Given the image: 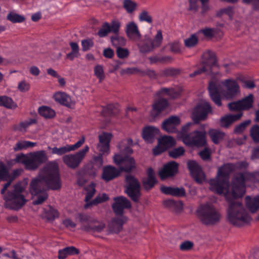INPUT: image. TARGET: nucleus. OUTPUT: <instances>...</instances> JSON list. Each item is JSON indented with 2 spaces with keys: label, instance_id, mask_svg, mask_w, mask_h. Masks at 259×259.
<instances>
[{
  "label": "nucleus",
  "instance_id": "21",
  "mask_svg": "<svg viewBox=\"0 0 259 259\" xmlns=\"http://www.w3.org/2000/svg\"><path fill=\"white\" fill-rule=\"evenodd\" d=\"M114 203L112 204V208L116 214H121L124 208L131 207L130 202L124 197H118L114 198Z\"/></svg>",
  "mask_w": 259,
  "mask_h": 259
},
{
  "label": "nucleus",
  "instance_id": "27",
  "mask_svg": "<svg viewBox=\"0 0 259 259\" xmlns=\"http://www.w3.org/2000/svg\"><path fill=\"white\" fill-rule=\"evenodd\" d=\"M168 105L167 102L165 99H160L153 105V108L150 113V115L153 119L155 118Z\"/></svg>",
  "mask_w": 259,
  "mask_h": 259
},
{
  "label": "nucleus",
  "instance_id": "29",
  "mask_svg": "<svg viewBox=\"0 0 259 259\" xmlns=\"http://www.w3.org/2000/svg\"><path fill=\"white\" fill-rule=\"evenodd\" d=\"M93 222V224L83 225L82 229L88 232L99 233L105 228V225L103 223L99 222L95 219Z\"/></svg>",
  "mask_w": 259,
  "mask_h": 259
},
{
  "label": "nucleus",
  "instance_id": "47",
  "mask_svg": "<svg viewBox=\"0 0 259 259\" xmlns=\"http://www.w3.org/2000/svg\"><path fill=\"white\" fill-rule=\"evenodd\" d=\"M123 7L127 13H131L136 10L137 7V4L131 0H124L123 2Z\"/></svg>",
  "mask_w": 259,
  "mask_h": 259
},
{
  "label": "nucleus",
  "instance_id": "36",
  "mask_svg": "<svg viewBox=\"0 0 259 259\" xmlns=\"http://www.w3.org/2000/svg\"><path fill=\"white\" fill-rule=\"evenodd\" d=\"M109 199L108 196L105 194H102L98 195L93 201L87 202L84 205V208L87 209L93 205H96L99 203H103L107 201Z\"/></svg>",
  "mask_w": 259,
  "mask_h": 259
},
{
  "label": "nucleus",
  "instance_id": "30",
  "mask_svg": "<svg viewBox=\"0 0 259 259\" xmlns=\"http://www.w3.org/2000/svg\"><path fill=\"white\" fill-rule=\"evenodd\" d=\"M242 115V113L226 115L221 118L220 125L223 127H228L233 122L239 120Z\"/></svg>",
  "mask_w": 259,
  "mask_h": 259
},
{
  "label": "nucleus",
  "instance_id": "45",
  "mask_svg": "<svg viewBox=\"0 0 259 259\" xmlns=\"http://www.w3.org/2000/svg\"><path fill=\"white\" fill-rule=\"evenodd\" d=\"M111 40L112 45L117 47H120V46H123L126 44L125 39L122 36H120L118 35L115 36L114 37H111Z\"/></svg>",
  "mask_w": 259,
  "mask_h": 259
},
{
  "label": "nucleus",
  "instance_id": "24",
  "mask_svg": "<svg viewBox=\"0 0 259 259\" xmlns=\"http://www.w3.org/2000/svg\"><path fill=\"white\" fill-rule=\"evenodd\" d=\"M127 221V218L124 215L113 219L109 224L108 228L111 233H118L122 229V225Z\"/></svg>",
  "mask_w": 259,
  "mask_h": 259
},
{
  "label": "nucleus",
  "instance_id": "34",
  "mask_svg": "<svg viewBox=\"0 0 259 259\" xmlns=\"http://www.w3.org/2000/svg\"><path fill=\"white\" fill-rule=\"evenodd\" d=\"M211 140L215 144H218L221 141L225 136V133L220 131L211 129L208 132Z\"/></svg>",
  "mask_w": 259,
  "mask_h": 259
},
{
  "label": "nucleus",
  "instance_id": "7",
  "mask_svg": "<svg viewBox=\"0 0 259 259\" xmlns=\"http://www.w3.org/2000/svg\"><path fill=\"white\" fill-rule=\"evenodd\" d=\"M250 181L253 183H259V172L253 174H238L234 180L232 187V197L238 198L242 197L245 192V183Z\"/></svg>",
  "mask_w": 259,
  "mask_h": 259
},
{
  "label": "nucleus",
  "instance_id": "60",
  "mask_svg": "<svg viewBox=\"0 0 259 259\" xmlns=\"http://www.w3.org/2000/svg\"><path fill=\"white\" fill-rule=\"evenodd\" d=\"M139 20L141 21H146L149 23H152V19L147 11H142L139 15Z\"/></svg>",
  "mask_w": 259,
  "mask_h": 259
},
{
  "label": "nucleus",
  "instance_id": "35",
  "mask_svg": "<svg viewBox=\"0 0 259 259\" xmlns=\"http://www.w3.org/2000/svg\"><path fill=\"white\" fill-rule=\"evenodd\" d=\"M38 112L41 116L45 118H52L56 115V113L53 109L46 106L40 107L38 108Z\"/></svg>",
  "mask_w": 259,
  "mask_h": 259
},
{
  "label": "nucleus",
  "instance_id": "49",
  "mask_svg": "<svg viewBox=\"0 0 259 259\" xmlns=\"http://www.w3.org/2000/svg\"><path fill=\"white\" fill-rule=\"evenodd\" d=\"M110 32H111L110 24L108 22H104L101 29L99 30L98 34L100 37H103L107 36Z\"/></svg>",
  "mask_w": 259,
  "mask_h": 259
},
{
  "label": "nucleus",
  "instance_id": "48",
  "mask_svg": "<svg viewBox=\"0 0 259 259\" xmlns=\"http://www.w3.org/2000/svg\"><path fill=\"white\" fill-rule=\"evenodd\" d=\"M85 189L87 191L85 201L87 203L93 197L96 192L95 184L94 183H91Z\"/></svg>",
  "mask_w": 259,
  "mask_h": 259
},
{
  "label": "nucleus",
  "instance_id": "4",
  "mask_svg": "<svg viewBox=\"0 0 259 259\" xmlns=\"http://www.w3.org/2000/svg\"><path fill=\"white\" fill-rule=\"evenodd\" d=\"M209 95L215 104L222 105L220 94L226 99H231L239 92L238 83L232 79H228L221 82L213 80L209 83L208 87Z\"/></svg>",
  "mask_w": 259,
  "mask_h": 259
},
{
  "label": "nucleus",
  "instance_id": "41",
  "mask_svg": "<svg viewBox=\"0 0 259 259\" xmlns=\"http://www.w3.org/2000/svg\"><path fill=\"white\" fill-rule=\"evenodd\" d=\"M234 12L232 7H228L218 10L216 13V16L221 17L224 15H227L230 19L233 18Z\"/></svg>",
  "mask_w": 259,
  "mask_h": 259
},
{
  "label": "nucleus",
  "instance_id": "28",
  "mask_svg": "<svg viewBox=\"0 0 259 259\" xmlns=\"http://www.w3.org/2000/svg\"><path fill=\"white\" fill-rule=\"evenodd\" d=\"M159 132V129L154 126H147L143 129L142 136L147 142L151 143L154 137L158 135Z\"/></svg>",
  "mask_w": 259,
  "mask_h": 259
},
{
  "label": "nucleus",
  "instance_id": "6",
  "mask_svg": "<svg viewBox=\"0 0 259 259\" xmlns=\"http://www.w3.org/2000/svg\"><path fill=\"white\" fill-rule=\"evenodd\" d=\"M47 160L48 156L43 150L31 152L27 155L19 154L16 158V162L23 163L25 167L29 170L36 169Z\"/></svg>",
  "mask_w": 259,
  "mask_h": 259
},
{
  "label": "nucleus",
  "instance_id": "25",
  "mask_svg": "<svg viewBox=\"0 0 259 259\" xmlns=\"http://www.w3.org/2000/svg\"><path fill=\"white\" fill-rule=\"evenodd\" d=\"M160 189L163 194L175 197H181L186 195L185 190L182 187H177L161 186Z\"/></svg>",
  "mask_w": 259,
  "mask_h": 259
},
{
  "label": "nucleus",
  "instance_id": "10",
  "mask_svg": "<svg viewBox=\"0 0 259 259\" xmlns=\"http://www.w3.org/2000/svg\"><path fill=\"white\" fill-rule=\"evenodd\" d=\"M202 67L196 70L197 75L203 72L209 74L212 72V69L217 67V60L214 54L209 51L204 52L203 54Z\"/></svg>",
  "mask_w": 259,
  "mask_h": 259
},
{
  "label": "nucleus",
  "instance_id": "57",
  "mask_svg": "<svg viewBox=\"0 0 259 259\" xmlns=\"http://www.w3.org/2000/svg\"><path fill=\"white\" fill-rule=\"evenodd\" d=\"M30 85L25 80H21L18 83V89L21 92H26L29 90Z\"/></svg>",
  "mask_w": 259,
  "mask_h": 259
},
{
  "label": "nucleus",
  "instance_id": "51",
  "mask_svg": "<svg viewBox=\"0 0 259 259\" xmlns=\"http://www.w3.org/2000/svg\"><path fill=\"white\" fill-rule=\"evenodd\" d=\"M185 152V150L182 147H179L171 150L169 152L170 157L174 158H177L182 155Z\"/></svg>",
  "mask_w": 259,
  "mask_h": 259
},
{
  "label": "nucleus",
  "instance_id": "20",
  "mask_svg": "<svg viewBox=\"0 0 259 259\" xmlns=\"http://www.w3.org/2000/svg\"><path fill=\"white\" fill-rule=\"evenodd\" d=\"M112 135L110 133H103L99 136V143L97 148L102 154L109 153L110 151L109 143Z\"/></svg>",
  "mask_w": 259,
  "mask_h": 259
},
{
  "label": "nucleus",
  "instance_id": "33",
  "mask_svg": "<svg viewBox=\"0 0 259 259\" xmlns=\"http://www.w3.org/2000/svg\"><path fill=\"white\" fill-rule=\"evenodd\" d=\"M133 144V141L131 139L126 141H122L118 146L120 153L122 154H131L133 153V150L131 148Z\"/></svg>",
  "mask_w": 259,
  "mask_h": 259
},
{
  "label": "nucleus",
  "instance_id": "37",
  "mask_svg": "<svg viewBox=\"0 0 259 259\" xmlns=\"http://www.w3.org/2000/svg\"><path fill=\"white\" fill-rule=\"evenodd\" d=\"M42 216L48 220L52 221L59 217V213L56 209L49 207L44 210Z\"/></svg>",
  "mask_w": 259,
  "mask_h": 259
},
{
  "label": "nucleus",
  "instance_id": "59",
  "mask_svg": "<svg viewBox=\"0 0 259 259\" xmlns=\"http://www.w3.org/2000/svg\"><path fill=\"white\" fill-rule=\"evenodd\" d=\"M121 24L119 21L114 20L112 21L110 25V29L111 32H113L115 34L118 33L119 28L120 27Z\"/></svg>",
  "mask_w": 259,
  "mask_h": 259
},
{
  "label": "nucleus",
  "instance_id": "26",
  "mask_svg": "<svg viewBox=\"0 0 259 259\" xmlns=\"http://www.w3.org/2000/svg\"><path fill=\"white\" fill-rule=\"evenodd\" d=\"M120 171L112 166H107L103 168L102 178L105 181H109L119 176Z\"/></svg>",
  "mask_w": 259,
  "mask_h": 259
},
{
  "label": "nucleus",
  "instance_id": "17",
  "mask_svg": "<svg viewBox=\"0 0 259 259\" xmlns=\"http://www.w3.org/2000/svg\"><path fill=\"white\" fill-rule=\"evenodd\" d=\"M187 166L191 175L198 183L200 184L205 180V175L200 166L196 161H188Z\"/></svg>",
  "mask_w": 259,
  "mask_h": 259
},
{
  "label": "nucleus",
  "instance_id": "44",
  "mask_svg": "<svg viewBox=\"0 0 259 259\" xmlns=\"http://www.w3.org/2000/svg\"><path fill=\"white\" fill-rule=\"evenodd\" d=\"M7 18L13 23L22 22L25 20L24 17L13 12L9 13L7 16Z\"/></svg>",
  "mask_w": 259,
  "mask_h": 259
},
{
  "label": "nucleus",
  "instance_id": "56",
  "mask_svg": "<svg viewBox=\"0 0 259 259\" xmlns=\"http://www.w3.org/2000/svg\"><path fill=\"white\" fill-rule=\"evenodd\" d=\"M82 50L83 51H87L94 46V42L91 39H83L81 41Z\"/></svg>",
  "mask_w": 259,
  "mask_h": 259
},
{
  "label": "nucleus",
  "instance_id": "32",
  "mask_svg": "<svg viewBox=\"0 0 259 259\" xmlns=\"http://www.w3.org/2000/svg\"><path fill=\"white\" fill-rule=\"evenodd\" d=\"M245 199L246 206L252 212H255L259 208V196L252 198L247 196Z\"/></svg>",
  "mask_w": 259,
  "mask_h": 259
},
{
  "label": "nucleus",
  "instance_id": "9",
  "mask_svg": "<svg viewBox=\"0 0 259 259\" xmlns=\"http://www.w3.org/2000/svg\"><path fill=\"white\" fill-rule=\"evenodd\" d=\"M89 150V147L86 146L76 153L65 155L62 157V160L67 166L75 169L79 165Z\"/></svg>",
  "mask_w": 259,
  "mask_h": 259
},
{
  "label": "nucleus",
  "instance_id": "43",
  "mask_svg": "<svg viewBox=\"0 0 259 259\" xmlns=\"http://www.w3.org/2000/svg\"><path fill=\"white\" fill-rule=\"evenodd\" d=\"M242 110L247 109L250 108L253 102V96L249 95L246 98L239 101Z\"/></svg>",
  "mask_w": 259,
  "mask_h": 259
},
{
  "label": "nucleus",
  "instance_id": "2",
  "mask_svg": "<svg viewBox=\"0 0 259 259\" xmlns=\"http://www.w3.org/2000/svg\"><path fill=\"white\" fill-rule=\"evenodd\" d=\"M61 187V182L59 174V165L57 161L48 163L40 171L37 178L30 183V191L37 197L33 201L35 205L41 204L48 198L47 189L58 190Z\"/></svg>",
  "mask_w": 259,
  "mask_h": 259
},
{
  "label": "nucleus",
  "instance_id": "16",
  "mask_svg": "<svg viewBox=\"0 0 259 259\" xmlns=\"http://www.w3.org/2000/svg\"><path fill=\"white\" fill-rule=\"evenodd\" d=\"M179 164L175 161H170L165 164L159 170V175L162 180L174 176L178 171Z\"/></svg>",
  "mask_w": 259,
  "mask_h": 259
},
{
  "label": "nucleus",
  "instance_id": "3",
  "mask_svg": "<svg viewBox=\"0 0 259 259\" xmlns=\"http://www.w3.org/2000/svg\"><path fill=\"white\" fill-rule=\"evenodd\" d=\"M14 179V177L10 175L5 165L0 162V181H7L1 190V194L4 195L6 201L5 205L9 208L18 210L27 201L22 194L25 188L21 183L15 185L12 189L10 188L11 183Z\"/></svg>",
  "mask_w": 259,
  "mask_h": 259
},
{
  "label": "nucleus",
  "instance_id": "5",
  "mask_svg": "<svg viewBox=\"0 0 259 259\" xmlns=\"http://www.w3.org/2000/svg\"><path fill=\"white\" fill-rule=\"evenodd\" d=\"M196 213L201 223L206 226L215 225L222 218L219 210L209 203L200 206L196 211Z\"/></svg>",
  "mask_w": 259,
  "mask_h": 259
},
{
  "label": "nucleus",
  "instance_id": "40",
  "mask_svg": "<svg viewBox=\"0 0 259 259\" xmlns=\"http://www.w3.org/2000/svg\"><path fill=\"white\" fill-rule=\"evenodd\" d=\"M95 75L99 79L100 82L103 81L105 78V74L103 66L101 65H96L94 68Z\"/></svg>",
  "mask_w": 259,
  "mask_h": 259
},
{
  "label": "nucleus",
  "instance_id": "19",
  "mask_svg": "<svg viewBox=\"0 0 259 259\" xmlns=\"http://www.w3.org/2000/svg\"><path fill=\"white\" fill-rule=\"evenodd\" d=\"M84 142V139H82L79 140L74 145H66L64 146H62L59 148L56 147L51 148L49 147L48 149L51 150L52 153L53 154L62 155L71 151H75V150L79 148L83 144Z\"/></svg>",
  "mask_w": 259,
  "mask_h": 259
},
{
  "label": "nucleus",
  "instance_id": "55",
  "mask_svg": "<svg viewBox=\"0 0 259 259\" xmlns=\"http://www.w3.org/2000/svg\"><path fill=\"white\" fill-rule=\"evenodd\" d=\"M117 57L120 59L127 58L129 55V51L127 49L118 47L116 50Z\"/></svg>",
  "mask_w": 259,
  "mask_h": 259
},
{
  "label": "nucleus",
  "instance_id": "54",
  "mask_svg": "<svg viewBox=\"0 0 259 259\" xmlns=\"http://www.w3.org/2000/svg\"><path fill=\"white\" fill-rule=\"evenodd\" d=\"M193 125V123L189 122L184 125L181 130V131L179 134V136L181 138H182L183 141L184 142V138L185 136H189V134H188L187 133L189 131L190 127Z\"/></svg>",
  "mask_w": 259,
  "mask_h": 259
},
{
  "label": "nucleus",
  "instance_id": "14",
  "mask_svg": "<svg viewBox=\"0 0 259 259\" xmlns=\"http://www.w3.org/2000/svg\"><path fill=\"white\" fill-rule=\"evenodd\" d=\"M211 111V107L208 102L202 101L193 110L192 118L197 122L199 120H204L207 114Z\"/></svg>",
  "mask_w": 259,
  "mask_h": 259
},
{
  "label": "nucleus",
  "instance_id": "58",
  "mask_svg": "<svg viewBox=\"0 0 259 259\" xmlns=\"http://www.w3.org/2000/svg\"><path fill=\"white\" fill-rule=\"evenodd\" d=\"M159 93L167 95L172 98H176L179 95L178 93L176 92L173 89L163 88L159 91Z\"/></svg>",
  "mask_w": 259,
  "mask_h": 259
},
{
  "label": "nucleus",
  "instance_id": "61",
  "mask_svg": "<svg viewBox=\"0 0 259 259\" xmlns=\"http://www.w3.org/2000/svg\"><path fill=\"white\" fill-rule=\"evenodd\" d=\"M78 219L80 222L82 223H86V225L93 224V221L94 220L92 218L90 215L83 214H79L78 215Z\"/></svg>",
  "mask_w": 259,
  "mask_h": 259
},
{
  "label": "nucleus",
  "instance_id": "46",
  "mask_svg": "<svg viewBox=\"0 0 259 259\" xmlns=\"http://www.w3.org/2000/svg\"><path fill=\"white\" fill-rule=\"evenodd\" d=\"M250 136L255 143L259 142V125H254L250 130Z\"/></svg>",
  "mask_w": 259,
  "mask_h": 259
},
{
  "label": "nucleus",
  "instance_id": "50",
  "mask_svg": "<svg viewBox=\"0 0 259 259\" xmlns=\"http://www.w3.org/2000/svg\"><path fill=\"white\" fill-rule=\"evenodd\" d=\"M141 72V70L137 67H131L122 69L120 71V74L121 75H131L133 74H137Z\"/></svg>",
  "mask_w": 259,
  "mask_h": 259
},
{
  "label": "nucleus",
  "instance_id": "31",
  "mask_svg": "<svg viewBox=\"0 0 259 259\" xmlns=\"http://www.w3.org/2000/svg\"><path fill=\"white\" fill-rule=\"evenodd\" d=\"M79 253V251L78 249L74 246H69L59 250L58 258L65 259L68 255L77 254Z\"/></svg>",
  "mask_w": 259,
  "mask_h": 259
},
{
  "label": "nucleus",
  "instance_id": "23",
  "mask_svg": "<svg viewBox=\"0 0 259 259\" xmlns=\"http://www.w3.org/2000/svg\"><path fill=\"white\" fill-rule=\"evenodd\" d=\"M53 97L57 102L67 107L72 108L75 104V101L65 92H57L54 95Z\"/></svg>",
  "mask_w": 259,
  "mask_h": 259
},
{
  "label": "nucleus",
  "instance_id": "64",
  "mask_svg": "<svg viewBox=\"0 0 259 259\" xmlns=\"http://www.w3.org/2000/svg\"><path fill=\"white\" fill-rule=\"evenodd\" d=\"M170 50L174 53L178 54L181 52V49L179 42L175 41L168 44Z\"/></svg>",
  "mask_w": 259,
  "mask_h": 259
},
{
  "label": "nucleus",
  "instance_id": "62",
  "mask_svg": "<svg viewBox=\"0 0 259 259\" xmlns=\"http://www.w3.org/2000/svg\"><path fill=\"white\" fill-rule=\"evenodd\" d=\"M115 107L113 105L110 104L104 107L102 109V113L103 116H109L113 112V110Z\"/></svg>",
  "mask_w": 259,
  "mask_h": 259
},
{
  "label": "nucleus",
  "instance_id": "13",
  "mask_svg": "<svg viewBox=\"0 0 259 259\" xmlns=\"http://www.w3.org/2000/svg\"><path fill=\"white\" fill-rule=\"evenodd\" d=\"M121 153L115 154L113 157L114 161L119 165L121 170L129 172L135 168V162L133 157Z\"/></svg>",
  "mask_w": 259,
  "mask_h": 259
},
{
  "label": "nucleus",
  "instance_id": "15",
  "mask_svg": "<svg viewBox=\"0 0 259 259\" xmlns=\"http://www.w3.org/2000/svg\"><path fill=\"white\" fill-rule=\"evenodd\" d=\"M176 143L175 140L170 136H163L158 141V145L153 149L154 155H158L173 146Z\"/></svg>",
  "mask_w": 259,
  "mask_h": 259
},
{
  "label": "nucleus",
  "instance_id": "39",
  "mask_svg": "<svg viewBox=\"0 0 259 259\" xmlns=\"http://www.w3.org/2000/svg\"><path fill=\"white\" fill-rule=\"evenodd\" d=\"M0 106L8 108H15L17 107L12 99L7 96H0Z\"/></svg>",
  "mask_w": 259,
  "mask_h": 259
},
{
  "label": "nucleus",
  "instance_id": "11",
  "mask_svg": "<svg viewBox=\"0 0 259 259\" xmlns=\"http://www.w3.org/2000/svg\"><path fill=\"white\" fill-rule=\"evenodd\" d=\"M127 187L126 192L127 195L135 202H138L140 196V185L135 177L128 175L126 177Z\"/></svg>",
  "mask_w": 259,
  "mask_h": 259
},
{
  "label": "nucleus",
  "instance_id": "63",
  "mask_svg": "<svg viewBox=\"0 0 259 259\" xmlns=\"http://www.w3.org/2000/svg\"><path fill=\"white\" fill-rule=\"evenodd\" d=\"M164 204L167 207L178 206L181 209L183 208V203L181 201L176 202L171 200H168L164 201Z\"/></svg>",
  "mask_w": 259,
  "mask_h": 259
},
{
  "label": "nucleus",
  "instance_id": "8",
  "mask_svg": "<svg viewBox=\"0 0 259 259\" xmlns=\"http://www.w3.org/2000/svg\"><path fill=\"white\" fill-rule=\"evenodd\" d=\"M162 35L161 31H158L153 39L145 35V41L143 44L138 45L139 51L143 54H147L153 52L161 44Z\"/></svg>",
  "mask_w": 259,
  "mask_h": 259
},
{
  "label": "nucleus",
  "instance_id": "52",
  "mask_svg": "<svg viewBox=\"0 0 259 259\" xmlns=\"http://www.w3.org/2000/svg\"><path fill=\"white\" fill-rule=\"evenodd\" d=\"M251 122L250 120H247L240 124L236 126L234 129V133L236 134H241L242 133L245 129L246 127L249 125Z\"/></svg>",
  "mask_w": 259,
  "mask_h": 259
},
{
  "label": "nucleus",
  "instance_id": "22",
  "mask_svg": "<svg viewBox=\"0 0 259 259\" xmlns=\"http://www.w3.org/2000/svg\"><path fill=\"white\" fill-rule=\"evenodd\" d=\"M181 123L180 118L176 116H171L165 119L162 124V128L167 133H176L177 127Z\"/></svg>",
  "mask_w": 259,
  "mask_h": 259
},
{
  "label": "nucleus",
  "instance_id": "42",
  "mask_svg": "<svg viewBox=\"0 0 259 259\" xmlns=\"http://www.w3.org/2000/svg\"><path fill=\"white\" fill-rule=\"evenodd\" d=\"M198 42V38L196 34H192L188 38L184 40V44L187 48H190L197 45Z\"/></svg>",
  "mask_w": 259,
  "mask_h": 259
},
{
  "label": "nucleus",
  "instance_id": "53",
  "mask_svg": "<svg viewBox=\"0 0 259 259\" xmlns=\"http://www.w3.org/2000/svg\"><path fill=\"white\" fill-rule=\"evenodd\" d=\"M144 187L146 189H150L152 188L156 183L155 178H147L143 181Z\"/></svg>",
  "mask_w": 259,
  "mask_h": 259
},
{
  "label": "nucleus",
  "instance_id": "1",
  "mask_svg": "<svg viewBox=\"0 0 259 259\" xmlns=\"http://www.w3.org/2000/svg\"><path fill=\"white\" fill-rule=\"evenodd\" d=\"M236 166L231 163L225 164L218 169L217 176L215 179L210 182V189L219 194H223L229 203L227 210V218L229 222L233 225L242 226L248 224L251 220V217L247 213L243 205L236 198L232 197V187L229 185L228 177L234 171ZM236 177V176H235ZM235 178L233 180H235Z\"/></svg>",
  "mask_w": 259,
  "mask_h": 259
},
{
  "label": "nucleus",
  "instance_id": "18",
  "mask_svg": "<svg viewBox=\"0 0 259 259\" xmlns=\"http://www.w3.org/2000/svg\"><path fill=\"white\" fill-rule=\"evenodd\" d=\"M125 32L130 40L137 41L141 38L142 35L138 26L134 21H130L126 24Z\"/></svg>",
  "mask_w": 259,
  "mask_h": 259
},
{
  "label": "nucleus",
  "instance_id": "12",
  "mask_svg": "<svg viewBox=\"0 0 259 259\" xmlns=\"http://www.w3.org/2000/svg\"><path fill=\"white\" fill-rule=\"evenodd\" d=\"M206 132L196 131L189 134V136H185L184 143L188 145L203 146L206 143Z\"/></svg>",
  "mask_w": 259,
  "mask_h": 259
},
{
  "label": "nucleus",
  "instance_id": "38",
  "mask_svg": "<svg viewBox=\"0 0 259 259\" xmlns=\"http://www.w3.org/2000/svg\"><path fill=\"white\" fill-rule=\"evenodd\" d=\"M102 154H100L96 157H95L93 161V168L94 171L92 175L95 176L96 174L97 171L103 165V160Z\"/></svg>",
  "mask_w": 259,
  "mask_h": 259
}]
</instances>
